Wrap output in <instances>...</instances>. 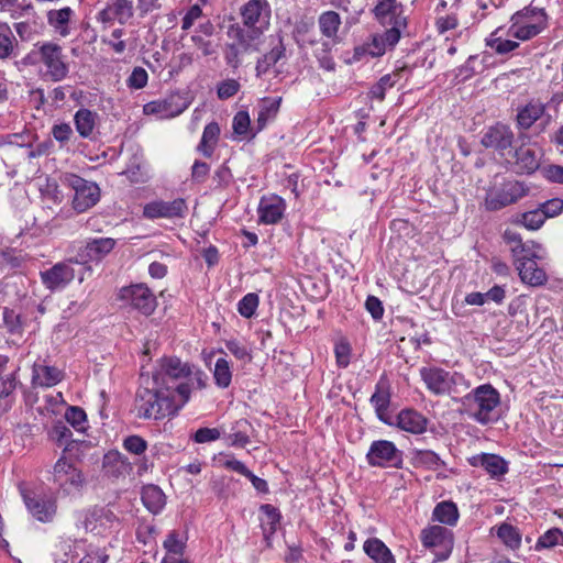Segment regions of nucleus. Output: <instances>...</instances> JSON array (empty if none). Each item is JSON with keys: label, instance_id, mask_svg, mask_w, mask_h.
Returning a JSON list of instances; mask_svg holds the SVG:
<instances>
[{"label": "nucleus", "instance_id": "b1692460", "mask_svg": "<svg viewBox=\"0 0 563 563\" xmlns=\"http://www.w3.org/2000/svg\"><path fill=\"white\" fill-rule=\"evenodd\" d=\"M515 168L518 174H532L540 166V156L537 148L521 145L515 152Z\"/></svg>", "mask_w": 563, "mask_h": 563}, {"label": "nucleus", "instance_id": "f3484780", "mask_svg": "<svg viewBox=\"0 0 563 563\" xmlns=\"http://www.w3.org/2000/svg\"><path fill=\"white\" fill-rule=\"evenodd\" d=\"M64 378V372L48 364L45 360H37L32 366L31 385L33 388H49Z\"/></svg>", "mask_w": 563, "mask_h": 563}, {"label": "nucleus", "instance_id": "6e6552de", "mask_svg": "<svg viewBox=\"0 0 563 563\" xmlns=\"http://www.w3.org/2000/svg\"><path fill=\"white\" fill-rule=\"evenodd\" d=\"M33 54L38 55L40 62L46 68V75L54 81L63 80L68 74L62 47L54 43L36 44Z\"/></svg>", "mask_w": 563, "mask_h": 563}, {"label": "nucleus", "instance_id": "c756f323", "mask_svg": "<svg viewBox=\"0 0 563 563\" xmlns=\"http://www.w3.org/2000/svg\"><path fill=\"white\" fill-rule=\"evenodd\" d=\"M73 15L74 11L69 7L51 10L47 12V22L58 35L66 37L70 34L69 23Z\"/></svg>", "mask_w": 563, "mask_h": 563}, {"label": "nucleus", "instance_id": "c9c22d12", "mask_svg": "<svg viewBox=\"0 0 563 563\" xmlns=\"http://www.w3.org/2000/svg\"><path fill=\"white\" fill-rule=\"evenodd\" d=\"M474 460L476 465H481L492 476H500L507 472L505 460L496 454L483 453Z\"/></svg>", "mask_w": 563, "mask_h": 563}, {"label": "nucleus", "instance_id": "bf43d9fd", "mask_svg": "<svg viewBox=\"0 0 563 563\" xmlns=\"http://www.w3.org/2000/svg\"><path fill=\"white\" fill-rule=\"evenodd\" d=\"M487 45L497 54H507L515 51L519 43L511 40H503L500 37H492L487 40Z\"/></svg>", "mask_w": 563, "mask_h": 563}, {"label": "nucleus", "instance_id": "9d476101", "mask_svg": "<svg viewBox=\"0 0 563 563\" xmlns=\"http://www.w3.org/2000/svg\"><path fill=\"white\" fill-rule=\"evenodd\" d=\"M119 298L125 305L144 316H151L157 307L156 297L144 284H135L121 288Z\"/></svg>", "mask_w": 563, "mask_h": 563}, {"label": "nucleus", "instance_id": "393cba45", "mask_svg": "<svg viewBox=\"0 0 563 563\" xmlns=\"http://www.w3.org/2000/svg\"><path fill=\"white\" fill-rule=\"evenodd\" d=\"M99 115L97 112L86 108H80L74 114V124L77 133L82 139H93L95 130L98 124Z\"/></svg>", "mask_w": 563, "mask_h": 563}, {"label": "nucleus", "instance_id": "0eeeda50", "mask_svg": "<svg viewBox=\"0 0 563 563\" xmlns=\"http://www.w3.org/2000/svg\"><path fill=\"white\" fill-rule=\"evenodd\" d=\"M420 376L427 388L434 395L457 393V385L463 384V376L443 368L430 366L420 369Z\"/></svg>", "mask_w": 563, "mask_h": 563}, {"label": "nucleus", "instance_id": "f704fd0d", "mask_svg": "<svg viewBox=\"0 0 563 563\" xmlns=\"http://www.w3.org/2000/svg\"><path fill=\"white\" fill-rule=\"evenodd\" d=\"M544 106L541 102H529L518 111L517 124L520 129L527 130L541 118Z\"/></svg>", "mask_w": 563, "mask_h": 563}, {"label": "nucleus", "instance_id": "4be33fe9", "mask_svg": "<svg viewBox=\"0 0 563 563\" xmlns=\"http://www.w3.org/2000/svg\"><path fill=\"white\" fill-rule=\"evenodd\" d=\"M284 211L285 202L280 197L276 195L263 197L260 201V220L264 223H277L282 219Z\"/></svg>", "mask_w": 563, "mask_h": 563}, {"label": "nucleus", "instance_id": "1a4fd4ad", "mask_svg": "<svg viewBox=\"0 0 563 563\" xmlns=\"http://www.w3.org/2000/svg\"><path fill=\"white\" fill-rule=\"evenodd\" d=\"M23 501L29 514L40 522H52L57 514L56 497L45 493L24 490Z\"/></svg>", "mask_w": 563, "mask_h": 563}, {"label": "nucleus", "instance_id": "423d86ee", "mask_svg": "<svg viewBox=\"0 0 563 563\" xmlns=\"http://www.w3.org/2000/svg\"><path fill=\"white\" fill-rule=\"evenodd\" d=\"M271 5L267 0H249V49L251 42L256 46L266 43L265 32L269 29Z\"/></svg>", "mask_w": 563, "mask_h": 563}, {"label": "nucleus", "instance_id": "2eb2a0df", "mask_svg": "<svg viewBox=\"0 0 563 563\" xmlns=\"http://www.w3.org/2000/svg\"><path fill=\"white\" fill-rule=\"evenodd\" d=\"M134 14L131 0H108L104 8L98 12L97 20L107 25L114 22L125 24Z\"/></svg>", "mask_w": 563, "mask_h": 563}, {"label": "nucleus", "instance_id": "774afa93", "mask_svg": "<svg viewBox=\"0 0 563 563\" xmlns=\"http://www.w3.org/2000/svg\"><path fill=\"white\" fill-rule=\"evenodd\" d=\"M240 89V84L234 79L222 81L218 86V97L220 99H228L234 96Z\"/></svg>", "mask_w": 563, "mask_h": 563}, {"label": "nucleus", "instance_id": "412c9836", "mask_svg": "<svg viewBox=\"0 0 563 563\" xmlns=\"http://www.w3.org/2000/svg\"><path fill=\"white\" fill-rule=\"evenodd\" d=\"M186 537L176 530L170 531L163 542V547L166 550L162 563H190L183 558L186 548Z\"/></svg>", "mask_w": 563, "mask_h": 563}, {"label": "nucleus", "instance_id": "a878e982", "mask_svg": "<svg viewBox=\"0 0 563 563\" xmlns=\"http://www.w3.org/2000/svg\"><path fill=\"white\" fill-rule=\"evenodd\" d=\"M280 101H282V98H276V99L264 98L260 101L257 126H256V130L254 133H252L251 135L249 134V140L251 137H254L256 133H258L266 126V124L269 120H273L276 117V114L279 110ZM249 125H251L250 119H249ZM250 132H251V126H249V133Z\"/></svg>", "mask_w": 563, "mask_h": 563}, {"label": "nucleus", "instance_id": "13d9d810", "mask_svg": "<svg viewBox=\"0 0 563 563\" xmlns=\"http://www.w3.org/2000/svg\"><path fill=\"white\" fill-rule=\"evenodd\" d=\"M123 448L134 455H142L147 449V443L139 435H129L123 440Z\"/></svg>", "mask_w": 563, "mask_h": 563}, {"label": "nucleus", "instance_id": "603ef678", "mask_svg": "<svg viewBox=\"0 0 563 563\" xmlns=\"http://www.w3.org/2000/svg\"><path fill=\"white\" fill-rule=\"evenodd\" d=\"M2 324L12 334L19 333L22 328L20 316L7 307L2 309Z\"/></svg>", "mask_w": 563, "mask_h": 563}, {"label": "nucleus", "instance_id": "5fc2aeb1", "mask_svg": "<svg viewBox=\"0 0 563 563\" xmlns=\"http://www.w3.org/2000/svg\"><path fill=\"white\" fill-rule=\"evenodd\" d=\"M545 217L540 208L527 211L521 216L522 224L529 230H538L544 223Z\"/></svg>", "mask_w": 563, "mask_h": 563}, {"label": "nucleus", "instance_id": "20e7f679", "mask_svg": "<svg viewBox=\"0 0 563 563\" xmlns=\"http://www.w3.org/2000/svg\"><path fill=\"white\" fill-rule=\"evenodd\" d=\"M548 27V14L544 9L527 7L511 16L509 34L520 41H528Z\"/></svg>", "mask_w": 563, "mask_h": 563}, {"label": "nucleus", "instance_id": "4468645a", "mask_svg": "<svg viewBox=\"0 0 563 563\" xmlns=\"http://www.w3.org/2000/svg\"><path fill=\"white\" fill-rule=\"evenodd\" d=\"M367 461L372 466H398L401 454L390 441H374L367 452Z\"/></svg>", "mask_w": 563, "mask_h": 563}, {"label": "nucleus", "instance_id": "f257e3e1", "mask_svg": "<svg viewBox=\"0 0 563 563\" xmlns=\"http://www.w3.org/2000/svg\"><path fill=\"white\" fill-rule=\"evenodd\" d=\"M203 372L178 357H163L153 376V387L139 390L137 416L161 420L173 417L190 400L195 390L206 387Z\"/></svg>", "mask_w": 563, "mask_h": 563}, {"label": "nucleus", "instance_id": "f8f14e48", "mask_svg": "<svg viewBox=\"0 0 563 563\" xmlns=\"http://www.w3.org/2000/svg\"><path fill=\"white\" fill-rule=\"evenodd\" d=\"M188 207L183 198L172 201L154 200L143 207V217L148 220L184 218Z\"/></svg>", "mask_w": 563, "mask_h": 563}, {"label": "nucleus", "instance_id": "7c9ffc66", "mask_svg": "<svg viewBox=\"0 0 563 563\" xmlns=\"http://www.w3.org/2000/svg\"><path fill=\"white\" fill-rule=\"evenodd\" d=\"M257 41L251 42V47H254L256 51L267 49L269 52L266 53L262 59L269 66L275 65L284 55L285 48L282 44V40L275 35L266 36V43L264 45L256 46Z\"/></svg>", "mask_w": 563, "mask_h": 563}, {"label": "nucleus", "instance_id": "39448f33", "mask_svg": "<svg viewBox=\"0 0 563 563\" xmlns=\"http://www.w3.org/2000/svg\"><path fill=\"white\" fill-rule=\"evenodd\" d=\"M63 184L74 190L73 207L78 212H85L100 199V189L96 183L86 180L75 174H66Z\"/></svg>", "mask_w": 563, "mask_h": 563}, {"label": "nucleus", "instance_id": "a19ab883", "mask_svg": "<svg viewBox=\"0 0 563 563\" xmlns=\"http://www.w3.org/2000/svg\"><path fill=\"white\" fill-rule=\"evenodd\" d=\"M389 401L390 398L388 391L383 390L379 386L371 397V402L375 407L378 419L385 423L391 424L390 417L388 415Z\"/></svg>", "mask_w": 563, "mask_h": 563}, {"label": "nucleus", "instance_id": "a18cd8bd", "mask_svg": "<svg viewBox=\"0 0 563 563\" xmlns=\"http://www.w3.org/2000/svg\"><path fill=\"white\" fill-rule=\"evenodd\" d=\"M413 463L416 466H422L429 470H439L442 462L439 455L430 450H419L413 454Z\"/></svg>", "mask_w": 563, "mask_h": 563}, {"label": "nucleus", "instance_id": "72a5a7b5", "mask_svg": "<svg viewBox=\"0 0 563 563\" xmlns=\"http://www.w3.org/2000/svg\"><path fill=\"white\" fill-rule=\"evenodd\" d=\"M520 278L523 283L532 286L542 285L545 282V273L539 268L532 260L525 261L517 266Z\"/></svg>", "mask_w": 563, "mask_h": 563}, {"label": "nucleus", "instance_id": "0e129e2a", "mask_svg": "<svg viewBox=\"0 0 563 563\" xmlns=\"http://www.w3.org/2000/svg\"><path fill=\"white\" fill-rule=\"evenodd\" d=\"M217 463L220 466H223L228 470H232L241 475H246V466L242 462L235 460L232 456L220 455L217 460Z\"/></svg>", "mask_w": 563, "mask_h": 563}, {"label": "nucleus", "instance_id": "ddd939ff", "mask_svg": "<svg viewBox=\"0 0 563 563\" xmlns=\"http://www.w3.org/2000/svg\"><path fill=\"white\" fill-rule=\"evenodd\" d=\"M85 529L93 534H106L120 528V520L107 508H93L87 511L84 520Z\"/></svg>", "mask_w": 563, "mask_h": 563}, {"label": "nucleus", "instance_id": "2f4dec72", "mask_svg": "<svg viewBox=\"0 0 563 563\" xmlns=\"http://www.w3.org/2000/svg\"><path fill=\"white\" fill-rule=\"evenodd\" d=\"M364 551L376 563H395V559L390 550L377 538L366 540L364 543Z\"/></svg>", "mask_w": 563, "mask_h": 563}, {"label": "nucleus", "instance_id": "37998d69", "mask_svg": "<svg viewBox=\"0 0 563 563\" xmlns=\"http://www.w3.org/2000/svg\"><path fill=\"white\" fill-rule=\"evenodd\" d=\"M388 46L386 45L382 35H373L369 43L355 48V57L360 58L364 54H368L372 57L382 56Z\"/></svg>", "mask_w": 563, "mask_h": 563}, {"label": "nucleus", "instance_id": "e433bc0d", "mask_svg": "<svg viewBox=\"0 0 563 563\" xmlns=\"http://www.w3.org/2000/svg\"><path fill=\"white\" fill-rule=\"evenodd\" d=\"M260 522L261 528L263 530V533L265 538H268L271 534H273L276 529L277 525L279 522L280 515L274 506L269 504L262 505L260 508Z\"/></svg>", "mask_w": 563, "mask_h": 563}, {"label": "nucleus", "instance_id": "09e8293b", "mask_svg": "<svg viewBox=\"0 0 563 563\" xmlns=\"http://www.w3.org/2000/svg\"><path fill=\"white\" fill-rule=\"evenodd\" d=\"M559 544H563V532L559 528H552L538 539L536 548L551 549Z\"/></svg>", "mask_w": 563, "mask_h": 563}, {"label": "nucleus", "instance_id": "338daca9", "mask_svg": "<svg viewBox=\"0 0 563 563\" xmlns=\"http://www.w3.org/2000/svg\"><path fill=\"white\" fill-rule=\"evenodd\" d=\"M511 254L517 266L520 263L532 260L536 256L531 247L523 242L519 246L517 245L516 247H514Z\"/></svg>", "mask_w": 563, "mask_h": 563}, {"label": "nucleus", "instance_id": "f03ea898", "mask_svg": "<svg viewBox=\"0 0 563 563\" xmlns=\"http://www.w3.org/2000/svg\"><path fill=\"white\" fill-rule=\"evenodd\" d=\"M465 413L481 424H487L494 420L493 412L500 404V395L489 384L476 387L462 400Z\"/></svg>", "mask_w": 563, "mask_h": 563}, {"label": "nucleus", "instance_id": "473e14b6", "mask_svg": "<svg viewBox=\"0 0 563 563\" xmlns=\"http://www.w3.org/2000/svg\"><path fill=\"white\" fill-rule=\"evenodd\" d=\"M142 501L148 511L159 514L165 506V494L156 485H147L142 489Z\"/></svg>", "mask_w": 563, "mask_h": 563}, {"label": "nucleus", "instance_id": "7ed1b4c3", "mask_svg": "<svg viewBox=\"0 0 563 563\" xmlns=\"http://www.w3.org/2000/svg\"><path fill=\"white\" fill-rule=\"evenodd\" d=\"M51 482L62 497H77L86 486L82 471L65 454L53 465Z\"/></svg>", "mask_w": 563, "mask_h": 563}, {"label": "nucleus", "instance_id": "052dcab7", "mask_svg": "<svg viewBox=\"0 0 563 563\" xmlns=\"http://www.w3.org/2000/svg\"><path fill=\"white\" fill-rule=\"evenodd\" d=\"M221 433L218 428H200L195 432L192 439L196 443H208L220 439Z\"/></svg>", "mask_w": 563, "mask_h": 563}, {"label": "nucleus", "instance_id": "cd10ccee", "mask_svg": "<svg viewBox=\"0 0 563 563\" xmlns=\"http://www.w3.org/2000/svg\"><path fill=\"white\" fill-rule=\"evenodd\" d=\"M397 426L407 432L419 434L427 428V419L416 410L405 409L397 416Z\"/></svg>", "mask_w": 563, "mask_h": 563}, {"label": "nucleus", "instance_id": "dca6fc26", "mask_svg": "<svg viewBox=\"0 0 563 563\" xmlns=\"http://www.w3.org/2000/svg\"><path fill=\"white\" fill-rule=\"evenodd\" d=\"M514 137V133L508 125L497 123L487 129L482 136L481 143L486 148H493L504 156L505 151L511 148Z\"/></svg>", "mask_w": 563, "mask_h": 563}, {"label": "nucleus", "instance_id": "6ab92c4d", "mask_svg": "<svg viewBox=\"0 0 563 563\" xmlns=\"http://www.w3.org/2000/svg\"><path fill=\"white\" fill-rule=\"evenodd\" d=\"M115 245V240L111 238L92 239L80 249L77 263L87 264L89 262H100L108 255Z\"/></svg>", "mask_w": 563, "mask_h": 563}, {"label": "nucleus", "instance_id": "ea45409f", "mask_svg": "<svg viewBox=\"0 0 563 563\" xmlns=\"http://www.w3.org/2000/svg\"><path fill=\"white\" fill-rule=\"evenodd\" d=\"M433 519L444 525H455L459 519V511L455 504L452 501L438 504L433 510Z\"/></svg>", "mask_w": 563, "mask_h": 563}, {"label": "nucleus", "instance_id": "e2e57ef3", "mask_svg": "<svg viewBox=\"0 0 563 563\" xmlns=\"http://www.w3.org/2000/svg\"><path fill=\"white\" fill-rule=\"evenodd\" d=\"M334 353L336 363L340 367H346L350 363L351 347L345 341H340L335 344Z\"/></svg>", "mask_w": 563, "mask_h": 563}, {"label": "nucleus", "instance_id": "4d7b16f0", "mask_svg": "<svg viewBox=\"0 0 563 563\" xmlns=\"http://www.w3.org/2000/svg\"><path fill=\"white\" fill-rule=\"evenodd\" d=\"M246 135V111H239L233 118L231 140H243Z\"/></svg>", "mask_w": 563, "mask_h": 563}, {"label": "nucleus", "instance_id": "864d4df0", "mask_svg": "<svg viewBox=\"0 0 563 563\" xmlns=\"http://www.w3.org/2000/svg\"><path fill=\"white\" fill-rule=\"evenodd\" d=\"M51 133L54 140L59 143L60 147L66 145L74 134L70 124L65 122L54 124L52 126Z\"/></svg>", "mask_w": 563, "mask_h": 563}, {"label": "nucleus", "instance_id": "6e6d98bb", "mask_svg": "<svg viewBox=\"0 0 563 563\" xmlns=\"http://www.w3.org/2000/svg\"><path fill=\"white\" fill-rule=\"evenodd\" d=\"M148 74L143 67H134L131 75L126 79L130 89H142L147 85Z\"/></svg>", "mask_w": 563, "mask_h": 563}, {"label": "nucleus", "instance_id": "8fccbe9b", "mask_svg": "<svg viewBox=\"0 0 563 563\" xmlns=\"http://www.w3.org/2000/svg\"><path fill=\"white\" fill-rule=\"evenodd\" d=\"M66 421L78 431L86 429L87 416L79 407H69L65 412Z\"/></svg>", "mask_w": 563, "mask_h": 563}, {"label": "nucleus", "instance_id": "9b49d317", "mask_svg": "<svg viewBox=\"0 0 563 563\" xmlns=\"http://www.w3.org/2000/svg\"><path fill=\"white\" fill-rule=\"evenodd\" d=\"M421 542L426 548L439 549L438 561L446 560L453 549V533L442 526H431L421 531Z\"/></svg>", "mask_w": 563, "mask_h": 563}, {"label": "nucleus", "instance_id": "bb28decb", "mask_svg": "<svg viewBox=\"0 0 563 563\" xmlns=\"http://www.w3.org/2000/svg\"><path fill=\"white\" fill-rule=\"evenodd\" d=\"M16 373L0 372V413L11 409L14 402V391L16 389Z\"/></svg>", "mask_w": 563, "mask_h": 563}, {"label": "nucleus", "instance_id": "4c0bfd02", "mask_svg": "<svg viewBox=\"0 0 563 563\" xmlns=\"http://www.w3.org/2000/svg\"><path fill=\"white\" fill-rule=\"evenodd\" d=\"M220 135L218 123L211 122L205 126L198 151L206 157H210L214 151Z\"/></svg>", "mask_w": 563, "mask_h": 563}, {"label": "nucleus", "instance_id": "aec40b11", "mask_svg": "<svg viewBox=\"0 0 563 563\" xmlns=\"http://www.w3.org/2000/svg\"><path fill=\"white\" fill-rule=\"evenodd\" d=\"M374 13L383 24L404 25L402 5L397 0H378Z\"/></svg>", "mask_w": 563, "mask_h": 563}, {"label": "nucleus", "instance_id": "5701e85b", "mask_svg": "<svg viewBox=\"0 0 563 563\" xmlns=\"http://www.w3.org/2000/svg\"><path fill=\"white\" fill-rule=\"evenodd\" d=\"M177 97L172 96L165 99L147 102L143 107L146 115H156L159 119H169L179 115L185 108L178 107L175 101Z\"/></svg>", "mask_w": 563, "mask_h": 563}, {"label": "nucleus", "instance_id": "c03bdc74", "mask_svg": "<svg viewBox=\"0 0 563 563\" xmlns=\"http://www.w3.org/2000/svg\"><path fill=\"white\" fill-rule=\"evenodd\" d=\"M517 197L511 192L501 190L495 194H489L485 200V206L490 211L500 210L514 202H516Z\"/></svg>", "mask_w": 563, "mask_h": 563}, {"label": "nucleus", "instance_id": "69168bd1", "mask_svg": "<svg viewBox=\"0 0 563 563\" xmlns=\"http://www.w3.org/2000/svg\"><path fill=\"white\" fill-rule=\"evenodd\" d=\"M109 559L104 549L90 548L78 563H106Z\"/></svg>", "mask_w": 563, "mask_h": 563}, {"label": "nucleus", "instance_id": "49530a36", "mask_svg": "<svg viewBox=\"0 0 563 563\" xmlns=\"http://www.w3.org/2000/svg\"><path fill=\"white\" fill-rule=\"evenodd\" d=\"M497 536L507 547L511 549H517L520 547V534L518 530L509 523H501L497 528Z\"/></svg>", "mask_w": 563, "mask_h": 563}, {"label": "nucleus", "instance_id": "79ce46f5", "mask_svg": "<svg viewBox=\"0 0 563 563\" xmlns=\"http://www.w3.org/2000/svg\"><path fill=\"white\" fill-rule=\"evenodd\" d=\"M16 44V38L5 22H0V59L9 58Z\"/></svg>", "mask_w": 563, "mask_h": 563}, {"label": "nucleus", "instance_id": "3c124183", "mask_svg": "<svg viewBox=\"0 0 563 563\" xmlns=\"http://www.w3.org/2000/svg\"><path fill=\"white\" fill-rule=\"evenodd\" d=\"M396 76H397V75H395V74H393V75L388 74V75L383 76V77L379 79V81H378V82H376V84L372 87V89H371V91H369L371 96H372L373 98L378 99V100H384L386 90H387L388 88H391V87H394V86H395V84H396V79H395V77H396Z\"/></svg>", "mask_w": 563, "mask_h": 563}, {"label": "nucleus", "instance_id": "a211bd4d", "mask_svg": "<svg viewBox=\"0 0 563 563\" xmlns=\"http://www.w3.org/2000/svg\"><path fill=\"white\" fill-rule=\"evenodd\" d=\"M75 278L70 263H57L49 269L41 272L42 283L49 290L64 288Z\"/></svg>", "mask_w": 563, "mask_h": 563}, {"label": "nucleus", "instance_id": "58836bf2", "mask_svg": "<svg viewBox=\"0 0 563 563\" xmlns=\"http://www.w3.org/2000/svg\"><path fill=\"white\" fill-rule=\"evenodd\" d=\"M318 24L323 36L335 41L341 25V18L335 11H325L321 13L318 19Z\"/></svg>", "mask_w": 563, "mask_h": 563}, {"label": "nucleus", "instance_id": "c85d7f7f", "mask_svg": "<svg viewBox=\"0 0 563 563\" xmlns=\"http://www.w3.org/2000/svg\"><path fill=\"white\" fill-rule=\"evenodd\" d=\"M103 467L108 474L114 477L129 475L132 471L129 459L118 451H111L104 455Z\"/></svg>", "mask_w": 563, "mask_h": 563}, {"label": "nucleus", "instance_id": "de8ad7c7", "mask_svg": "<svg viewBox=\"0 0 563 563\" xmlns=\"http://www.w3.org/2000/svg\"><path fill=\"white\" fill-rule=\"evenodd\" d=\"M213 377L218 386L228 387L231 383V371L228 361L219 357L214 364Z\"/></svg>", "mask_w": 563, "mask_h": 563}, {"label": "nucleus", "instance_id": "680f3d73", "mask_svg": "<svg viewBox=\"0 0 563 563\" xmlns=\"http://www.w3.org/2000/svg\"><path fill=\"white\" fill-rule=\"evenodd\" d=\"M539 208L547 220L558 216L563 210V200L559 198L550 199L541 203Z\"/></svg>", "mask_w": 563, "mask_h": 563}]
</instances>
